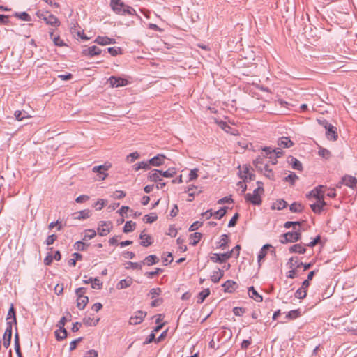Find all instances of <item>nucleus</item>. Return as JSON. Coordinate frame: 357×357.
<instances>
[{"label":"nucleus","mask_w":357,"mask_h":357,"mask_svg":"<svg viewBox=\"0 0 357 357\" xmlns=\"http://www.w3.org/2000/svg\"><path fill=\"white\" fill-rule=\"evenodd\" d=\"M110 7L113 12L119 15H135L139 20L142 17L137 14L136 10L131 6L126 4L121 0H110Z\"/></svg>","instance_id":"1"},{"label":"nucleus","mask_w":357,"mask_h":357,"mask_svg":"<svg viewBox=\"0 0 357 357\" xmlns=\"http://www.w3.org/2000/svg\"><path fill=\"white\" fill-rule=\"evenodd\" d=\"M264 188L257 187L253 190L252 194L247 193L245 195V199L246 202L251 203L255 206H259L261 204L262 200L261 195L264 194Z\"/></svg>","instance_id":"2"},{"label":"nucleus","mask_w":357,"mask_h":357,"mask_svg":"<svg viewBox=\"0 0 357 357\" xmlns=\"http://www.w3.org/2000/svg\"><path fill=\"white\" fill-rule=\"evenodd\" d=\"M301 238V232L300 230L295 231H289L281 235L280 242L282 244L287 243L296 242Z\"/></svg>","instance_id":"3"},{"label":"nucleus","mask_w":357,"mask_h":357,"mask_svg":"<svg viewBox=\"0 0 357 357\" xmlns=\"http://www.w3.org/2000/svg\"><path fill=\"white\" fill-rule=\"evenodd\" d=\"M113 228V225L110 221H100L98 225V234L101 236H107L112 229Z\"/></svg>","instance_id":"4"},{"label":"nucleus","mask_w":357,"mask_h":357,"mask_svg":"<svg viewBox=\"0 0 357 357\" xmlns=\"http://www.w3.org/2000/svg\"><path fill=\"white\" fill-rule=\"evenodd\" d=\"M232 257V251L227 252L222 254L213 253L211 257V260L214 263H225L227 259Z\"/></svg>","instance_id":"5"},{"label":"nucleus","mask_w":357,"mask_h":357,"mask_svg":"<svg viewBox=\"0 0 357 357\" xmlns=\"http://www.w3.org/2000/svg\"><path fill=\"white\" fill-rule=\"evenodd\" d=\"M110 86L113 88L124 86L128 84V81L125 78L120 77L112 76L109 79Z\"/></svg>","instance_id":"6"},{"label":"nucleus","mask_w":357,"mask_h":357,"mask_svg":"<svg viewBox=\"0 0 357 357\" xmlns=\"http://www.w3.org/2000/svg\"><path fill=\"white\" fill-rule=\"evenodd\" d=\"M326 187L322 185H319L314 188L312 190H311L308 194H307V197H314L317 200H319V199L324 198V189H325Z\"/></svg>","instance_id":"7"},{"label":"nucleus","mask_w":357,"mask_h":357,"mask_svg":"<svg viewBox=\"0 0 357 357\" xmlns=\"http://www.w3.org/2000/svg\"><path fill=\"white\" fill-rule=\"evenodd\" d=\"M146 315V312L139 310L130 318L129 323L131 325H137L142 323Z\"/></svg>","instance_id":"8"},{"label":"nucleus","mask_w":357,"mask_h":357,"mask_svg":"<svg viewBox=\"0 0 357 357\" xmlns=\"http://www.w3.org/2000/svg\"><path fill=\"white\" fill-rule=\"evenodd\" d=\"M317 203L310 204V208L314 213L320 214L324 211V207L326 205L324 198L317 200Z\"/></svg>","instance_id":"9"},{"label":"nucleus","mask_w":357,"mask_h":357,"mask_svg":"<svg viewBox=\"0 0 357 357\" xmlns=\"http://www.w3.org/2000/svg\"><path fill=\"white\" fill-rule=\"evenodd\" d=\"M343 182L347 187L354 190L357 186V178L351 175H344L343 177Z\"/></svg>","instance_id":"10"},{"label":"nucleus","mask_w":357,"mask_h":357,"mask_svg":"<svg viewBox=\"0 0 357 357\" xmlns=\"http://www.w3.org/2000/svg\"><path fill=\"white\" fill-rule=\"evenodd\" d=\"M326 135L328 139L335 141L337 140L338 135L337 132V128L332 124L328 126L326 130Z\"/></svg>","instance_id":"11"},{"label":"nucleus","mask_w":357,"mask_h":357,"mask_svg":"<svg viewBox=\"0 0 357 357\" xmlns=\"http://www.w3.org/2000/svg\"><path fill=\"white\" fill-rule=\"evenodd\" d=\"M100 53L101 50L96 45L91 46L82 50V54L84 56H88L90 57L99 55Z\"/></svg>","instance_id":"12"},{"label":"nucleus","mask_w":357,"mask_h":357,"mask_svg":"<svg viewBox=\"0 0 357 357\" xmlns=\"http://www.w3.org/2000/svg\"><path fill=\"white\" fill-rule=\"evenodd\" d=\"M165 156L162 154H158L153 158L148 160V163L151 166L159 167L164 163Z\"/></svg>","instance_id":"13"},{"label":"nucleus","mask_w":357,"mask_h":357,"mask_svg":"<svg viewBox=\"0 0 357 357\" xmlns=\"http://www.w3.org/2000/svg\"><path fill=\"white\" fill-rule=\"evenodd\" d=\"M43 20L47 24H50L54 27H58L60 25L59 19L53 14L49 13L48 16L44 17Z\"/></svg>","instance_id":"14"},{"label":"nucleus","mask_w":357,"mask_h":357,"mask_svg":"<svg viewBox=\"0 0 357 357\" xmlns=\"http://www.w3.org/2000/svg\"><path fill=\"white\" fill-rule=\"evenodd\" d=\"M222 286L224 288L225 292L233 293L238 287V284L236 282L228 280Z\"/></svg>","instance_id":"15"},{"label":"nucleus","mask_w":357,"mask_h":357,"mask_svg":"<svg viewBox=\"0 0 357 357\" xmlns=\"http://www.w3.org/2000/svg\"><path fill=\"white\" fill-rule=\"evenodd\" d=\"M287 162L291 165L294 169L298 171L303 170L302 163L297 158L290 155L287 158Z\"/></svg>","instance_id":"16"},{"label":"nucleus","mask_w":357,"mask_h":357,"mask_svg":"<svg viewBox=\"0 0 357 357\" xmlns=\"http://www.w3.org/2000/svg\"><path fill=\"white\" fill-rule=\"evenodd\" d=\"M248 295L250 298L255 300L256 302H261L263 301V297L261 295H260L256 289L254 288V287L251 286L248 287Z\"/></svg>","instance_id":"17"},{"label":"nucleus","mask_w":357,"mask_h":357,"mask_svg":"<svg viewBox=\"0 0 357 357\" xmlns=\"http://www.w3.org/2000/svg\"><path fill=\"white\" fill-rule=\"evenodd\" d=\"M162 170L158 169H154L149 174L148 178L153 182H158L162 181V179L161 178L162 176Z\"/></svg>","instance_id":"18"},{"label":"nucleus","mask_w":357,"mask_h":357,"mask_svg":"<svg viewBox=\"0 0 357 357\" xmlns=\"http://www.w3.org/2000/svg\"><path fill=\"white\" fill-rule=\"evenodd\" d=\"M95 42L96 43H98V45H109V44H114L116 43V40H115V39L110 38L107 36H99L96 38Z\"/></svg>","instance_id":"19"},{"label":"nucleus","mask_w":357,"mask_h":357,"mask_svg":"<svg viewBox=\"0 0 357 357\" xmlns=\"http://www.w3.org/2000/svg\"><path fill=\"white\" fill-rule=\"evenodd\" d=\"M278 145L281 148H290L294 145V142L287 137H282L278 139Z\"/></svg>","instance_id":"20"},{"label":"nucleus","mask_w":357,"mask_h":357,"mask_svg":"<svg viewBox=\"0 0 357 357\" xmlns=\"http://www.w3.org/2000/svg\"><path fill=\"white\" fill-rule=\"evenodd\" d=\"M158 262L159 258L155 255H150L145 257V259L143 261H142V264L143 265H146L149 266H152L153 264H156Z\"/></svg>","instance_id":"21"},{"label":"nucleus","mask_w":357,"mask_h":357,"mask_svg":"<svg viewBox=\"0 0 357 357\" xmlns=\"http://www.w3.org/2000/svg\"><path fill=\"white\" fill-rule=\"evenodd\" d=\"M133 279L131 277H127L126 279L121 280L116 284L118 289H123L132 285Z\"/></svg>","instance_id":"22"},{"label":"nucleus","mask_w":357,"mask_h":357,"mask_svg":"<svg viewBox=\"0 0 357 357\" xmlns=\"http://www.w3.org/2000/svg\"><path fill=\"white\" fill-rule=\"evenodd\" d=\"M139 238L142 240L140 245L144 247H148L153 243L151 236L144 234V231L140 234Z\"/></svg>","instance_id":"23"},{"label":"nucleus","mask_w":357,"mask_h":357,"mask_svg":"<svg viewBox=\"0 0 357 357\" xmlns=\"http://www.w3.org/2000/svg\"><path fill=\"white\" fill-rule=\"evenodd\" d=\"M73 215L74 216V219L79 220H84L90 217L91 211L89 209H84L73 213Z\"/></svg>","instance_id":"24"},{"label":"nucleus","mask_w":357,"mask_h":357,"mask_svg":"<svg viewBox=\"0 0 357 357\" xmlns=\"http://www.w3.org/2000/svg\"><path fill=\"white\" fill-rule=\"evenodd\" d=\"M305 251V246L301 244H294L289 248V252L291 253L304 254Z\"/></svg>","instance_id":"25"},{"label":"nucleus","mask_w":357,"mask_h":357,"mask_svg":"<svg viewBox=\"0 0 357 357\" xmlns=\"http://www.w3.org/2000/svg\"><path fill=\"white\" fill-rule=\"evenodd\" d=\"M110 167H111V164L106 162L102 165L94 166L92 169V171L93 172H97L98 174H103V172H105L106 171H107Z\"/></svg>","instance_id":"26"},{"label":"nucleus","mask_w":357,"mask_h":357,"mask_svg":"<svg viewBox=\"0 0 357 357\" xmlns=\"http://www.w3.org/2000/svg\"><path fill=\"white\" fill-rule=\"evenodd\" d=\"M224 272L221 271L220 268H217L216 271H214L211 275V281L214 283H218L220 280L223 277Z\"/></svg>","instance_id":"27"},{"label":"nucleus","mask_w":357,"mask_h":357,"mask_svg":"<svg viewBox=\"0 0 357 357\" xmlns=\"http://www.w3.org/2000/svg\"><path fill=\"white\" fill-rule=\"evenodd\" d=\"M271 248V245L269 244H266L263 245V247L259 250L258 255H257V260L258 263L260 264V261L264 259L266 255H267L268 250Z\"/></svg>","instance_id":"28"},{"label":"nucleus","mask_w":357,"mask_h":357,"mask_svg":"<svg viewBox=\"0 0 357 357\" xmlns=\"http://www.w3.org/2000/svg\"><path fill=\"white\" fill-rule=\"evenodd\" d=\"M8 320L13 321L14 324L17 325L16 312L13 304H11L7 314L6 321Z\"/></svg>","instance_id":"29"},{"label":"nucleus","mask_w":357,"mask_h":357,"mask_svg":"<svg viewBox=\"0 0 357 357\" xmlns=\"http://www.w3.org/2000/svg\"><path fill=\"white\" fill-rule=\"evenodd\" d=\"M197 187L194 185H191L188 187V189L186 190V192H188V196H189V198L187 199L188 202H192L195 196L196 195L199 194L202 192V190H199L197 192H196L195 191H193L194 189H197Z\"/></svg>","instance_id":"30"},{"label":"nucleus","mask_w":357,"mask_h":357,"mask_svg":"<svg viewBox=\"0 0 357 357\" xmlns=\"http://www.w3.org/2000/svg\"><path fill=\"white\" fill-rule=\"evenodd\" d=\"M89 303V298L86 296H83L77 298V307L79 310H83Z\"/></svg>","instance_id":"31"},{"label":"nucleus","mask_w":357,"mask_h":357,"mask_svg":"<svg viewBox=\"0 0 357 357\" xmlns=\"http://www.w3.org/2000/svg\"><path fill=\"white\" fill-rule=\"evenodd\" d=\"M150 169V165L148 163L147 161H141L139 162H137L133 165V169L135 171H139V169Z\"/></svg>","instance_id":"32"},{"label":"nucleus","mask_w":357,"mask_h":357,"mask_svg":"<svg viewBox=\"0 0 357 357\" xmlns=\"http://www.w3.org/2000/svg\"><path fill=\"white\" fill-rule=\"evenodd\" d=\"M12 338V333H9L8 331H5L4 334L3 335V345L6 349L8 348V347L10 344Z\"/></svg>","instance_id":"33"},{"label":"nucleus","mask_w":357,"mask_h":357,"mask_svg":"<svg viewBox=\"0 0 357 357\" xmlns=\"http://www.w3.org/2000/svg\"><path fill=\"white\" fill-rule=\"evenodd\" d=\"M13 16L26 22H30L32 20L31 17L26 12H15L13 14Z\"/></svg>","instance_id":"34"},{"label":"nucleus","mask_w":357,"mask_h":357,"mask_svg":"<svg viewBox=\"0 0 357 357\" xmlns=\"http://www.w3.org/2000/svg\"><path fill=\"white\" fill-rule=\"evenodd\" d=\"M287 206V203L284 199H278L275 202L273 203L271 208L272 209H277V210H282L284 208H286Z\"/></svg>","instance_id":"35"},{"label":"nucleus","mask_w":357,"mask_h":357,"mask_svg":"<svg viewBox=\"0 0 357 357\" xmlns=\"http://www.w3.org/2000/svg\"><path fill=\"white\" fill-rule=\"evenodd\" d=\"M202 237V234L199 232H195L190 236V238L191 239L190 244L192 245H196L199 241L201 240Z\"/></svg>","instance_id":"36"},{"label":"nucleus","mask_w":357,"mask_h":357,"mask_svg":"<svg viewBox=\"0 0 357 357\" xmlns=\"http://www.w3.org/2000/svg\"><path fill=\"white\" fill-rule=\"evenodd\" d=\"M210 294V289H205L202 290L198 295L197 297V303H202L204 300L209 296Z\"/></svg>","instance_id":"37"},{"label":"nucleus","mask_w":357,"mask_h":357,"mask_svg":"<svg viewBox=\"0 0 357 357\" xmlns=\"http://www.w3.org/2000/svg\"><path fill=\"white\" fill-rule=\"evenodd\" d=\"M301 316V310L300 309L294 310L289 311L287 315L286 318L289 319H296Z\"/></svg>","instance_id":"38"},{"label":"nucleus","mask_w":357,"mask_h":357,"mask_svg":"<svg viewBox=\"0 0 357 357\" xmlns=\"http://www.w3.org/2000/svg\"><path fill=\"white\" fill-rule=\"evenodd\" d=\"M264 175L271 180H274V173L271 169L269 168L268 165H264L263 166V172Z\"/></svg>","instance_id":"39"},{"label":"nucleus","mask_w":357,"mask_h":357,"mask_svg":"<svg viewBox=\"0 0 357 357\" xmlns=\"http://www.w3.org/2000/svg\"><path fill=\"white\" fill-rule=\"evenodd\" d=\"M136 226V223L132 221H127L123 228V231L124 233H129L132 231Z\"/></svg>","instance_id":"40"},{"label":"nucleus","mask_w":357,"mask_h":357,"mask_svg":"<svg viewBox=\"0 0 357 357\" xmlns=\"http://www.w3.org/2000/svg\"><path fill=\"white\" fill-rule=\"evenodd\" d=\"M158 219V215L155 213H151L149 215H145L143 218V221L146 223H153Z\"/></svg>","instance_id":"41"},{"label":"nucleus","mask_w":357,"mask_h":357,"mask_svg":"<svg viewBox=\"0 0 357 357\" xmlns=\"http://www.w3.org/2000/svg\"><path fill=\"white\" fill-rule=\"evenodd\" d=\"M96 236V231L94 229H89L84 230V236L83 238L84 241H86L88 239H92Z\"/></svg>","instance_id":"42"},{"label":"nucleus","mask_w":357,"mask_h":357,"mask_svg":"<svg viewBox=\"0 0 357 357\" xmlns=\"http://www.w3.org/2000/svg\"><path fill=\"white\" fill-rule=\"evenodd\" d=\"M59 331L62 334L61 335L59 333V331H55L56 338L58 341L63 340L68 335V332L65 328H59Z\"/></svg>","instance_id":"43"},{"label":"nucleus","mask_w":357,"mask_h":357,"mask_svg":"<svg viewBox=\"0 0 357 357\" xmlns=\"http://www.w3.org/2000/svg\"><path fill=\"white\" fill-rule=\"evenodd\" d=\"M298 179V176L294 172L290 174L284 178V181L289 182L291 185H294L296 181Z\"/></svg>","instance_id":"44"},{"label":"nucleus","mask_w":357,"mask_h":357,"mask_svg":"<svg viewBox=\"0 0 357 357\" xmlns=\"http://www.w3.org/2000/svg\"><path fill=\"white\" fill-rule=\"evenodd\" d=\"M303 206L301 204L296 202H294L289 206V210L292 213H300L303 211Z\"/></svg>","instance_id":"45"},{"label":"nucleus","mask_w":357,"mask_h":357,"mask_svg":"<svg viewBox=\"0 0 357 357\" xmlns=\"http://www.w3.org/2000/svg\"><path fill=\"white\" fill-rule=\"evenodd\" d=\"M298 257H292L289 259V261L287 262V266L290 269H296L298 268L296 267L298 264Z\"/></svg>","instance_id":"46"},{"label":"nucleus","mask_w":357,"mask_h":357,"mask_svg":"<svg viewBox=\"0 0 357 357\" xmlns=\"http://www.w3.org/2000/svg\"><path fill=\"white\" fill-rule=\"evenodd\" d=\"M253 164L255 167V168L260 172H263V162H262V158L261 157H258L257 158H256L254 162H253Z\"/></svg>","instance_id":"47"},{"label":"nucleus","mask_w":357,"mask_h":357,"mask_svg":"<svg viewBox=\"0 0 357 357\" xmlns=\"http://www.w3.org/2000/svg\"><path fill=\"white\" fill-rule=\"evenodd\" d=\"M176 172L174 168H169L166 171L162 170V176L166 177V178H171L173 177L176 174Z\"/></svg>","instance_id":"48"},{"label":"nucleus","mask_w":357,"mask_h":357,"mask_svg":"<svg viewBox=\"0 0 357 357\" xmlns=\"http://www.w3.org/2000/svg\"><path fill=\"white\" fill-rule=\"evenodd\" d=\"M318 154L325 159H328L331 156V152L325 148H320Z\"/></svg>","instance_id":"49"},{"label":"nucleus","mask_w":357,"mask_h":357,"mask_svg":"<svg viewBox=\"0 0 357 357\" xmlns=\"http://www.w3.org/2000/svg\"><path fill=\"white\" fill-rule=\"evenodd\" d=\"M227 208V207H223L213 213L215 218L218 220L221 219L226 214Z\"/></svg>","instance_id":"50"},{"label":"nucleus","mask_w":357,"mask_h":357,"mask_svg":"<svg viewBox=\"0 0 357 357\" xmlns=\"http://www.w3.org/2000/svg\"><path fill=\"white\" fill-rule=\"evenodd\" d=\"M228 243V236L227 234H222L220 236V240L219 241V248L222 249H225Z\"/></svg>","instance_id":"51"},{"label":"nucleus","mask_w":357,"mask_h":357,"mask_svg":"<svg viewBox=\"0 0 357 357\" xmlns=\"http://www.w3.org/2000/svg\"><path fill=\"white\" fill-rule=\"evenodd\" d=\"M243 170L240 171L238 174L239 176L243 179V180H248V175L250 173L249 171V167L247 165H245L243 167Z\"/></svg>","instance_id":"52"},{"label":"nucleus","mask_w":357,"mask_h":357,"mask_svg":"<svg viewBox=\"0 0 357 357\" xmlns=\"http://www.w3.org/2000/svg\"><path fill=\"white\" fill-rule=\"evenodd\" d=\"M102 287V282H100V280L98 278H93V282L91 283V288L95 289H100Z\"/></svg>","instance_id":"53"},{"label":"nucleus","mask_w":357,"mask_h":357,"mask_svg":"<svg viewBox=\"0 0 357 357\" xmlns=\"http://www.w3.org/2000/svg\"><path fill=\"white\" fill-rule=\"evenodd\" d=\"M163 271V270L160 268H156L155 270L154 271H149V272H146L145 273V275H146V277L148 278H153L155 275H157L158 274H160V273H162Z\"/></svg>","instance_id":"54"},{"label":"nucleus","mask_w":357,"mask_h":357,"mask_svg":"<svg viewBox=\"0 0 357 357\" xmlns=\"http://www.w3.org/2000/svg\"><path fill=\"white\" fill-rule=\"evenodd\" d=\"M307 295V291L303 289L302 288H299L296 290L295 292V296L299 299H303L306 297Z\"/></svg>","instance_id":"55"},{"label":"nucleus","mask_w":357,"mask_h":357,"mask_svg":"<svg viewBox=\"0 0 357 357\" xmlns=\"http://www.w3.org/2000/svg\"><path fill=\"white\" fill-rule=\"evenodd\" d=\"M107 50L113 56H115L118 55L119 54L121 53V50L120 47H108L107 49Z\"/></svg>","instance_id":"56"},{"label":"nucleus","mask_w":357,"mask_h":357,"mask_svg":"<svg viewBox=\"0 0 357 357\" xmlns=\"http://www.w3.org/2000/svg\"><path fill=\"white\" fill-rule=\"evenodd\" d=\"M185 240L184 238L179 237L176 240L177 244L179 245V250L181 252H185L187 250V246L183 245Z\"/></svg>","instance_id":"57"},{"label":"nucleus","mask_w":357,"mask_h":357,"mask_svg":"<svg viewBox=\"0 0 357 357\" xmlns=\"http://www.w3.org/2000/svg\"><path fill=\"white\" fill-rule=\"evenodd\" d=\"M262 151L265 152V155L266 157L269 158H272L273 155V149L268 146H264L262 148Z\"/></svg>","instance_id":"58"},{"label":"nucleus","mask_w":357,"mask_h":357,"mask_svg":"<svg viewBox=\"0 0 357 357\" xmlns=\"http://www.w3.org/2000/svg\"><path fill=\"white\" fill-rule=\"evenodd\" d=\"M203 225V222L201 221H195L193 222L189 227L190 231H194L198 229L200 227H202Z\"/></svg>","instance_id":"59"},{"label":"nucleus","mask_w":357,"mask_h":357,"mask_svg":"<svg viewBox=\"0 0 357 357\" xmlns=\"http://www.w3.org/2000/svg\"><path fill=\"white\" fill-rule=\"evenodd\" d=\"M238 218H239L238 213H235L234 215V216L229 220V222L228 223V227H234L237 223V220H238Z\"/></svg>","instance_id":"60"},{"label":"nucleus","mask_w":357,"mask_h":357,"mask_svg":"<svg viewBox=\"0 0 357 357\" xmlns=\"http://www.w3.org/2000/svg\"><path fill=\"white\" fill-rule=\"evenodd\" d=\"M139 158V154L136 151V152L130 153L127 156V160L130 162H133L135 160H137Z\"/></svg>","instance_id":"61"},{"label":"nucleus","mask_w":357,"mask_h":357,"mask_svg":"<svg viewBox=\"0 0 357 357\" xmlns=\"http://www.w3.org/2000/svg\"><path fill=\"white\" fill-rule=\"evenodd\" d=\"M275 105L280 106L282 108L289 109V103L285 100H282V99H278L275 102Z\"/></svg>","instance_id":"62"},{"label":"nucleus","mask_w":357,"mask_h":357,"mask_svg":"<svg viewBox=\"0 0 357 357\" xmlns=\"http://www.w3.org/2000/svg\"><path fill=\"white\" fill-rule=\"evenodd\" d=\"M126 194L124 191L116 190V192H114L113 197H114V199H121L123 198L124 197H126Z\"/></svg>","instance_id":"63"},{"label":"nucleus","mask_w":357,"mask_h":357,"mask_svg":"<svg viewBox=\"0 0 357 357\" xmlns=\"http://www.w3.org/2000/svg\"><path fill=\"white\" fill-rule=\"evenodd\" d=\"M25 114V112H23L22 111L17 110L15 112L14 116L17 121H22L26 117Z\"/></svg>","instance_id":"64"}]
</instances>
